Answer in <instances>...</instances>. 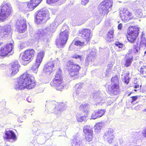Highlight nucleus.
Wrapping results in <instances>:
<instances>
[{"label":"nucleus","mask_w":146,"mask_h":146,"mask_svg":"<svg viewBox=\"0 0 146 146\" xmlns=\"http://www.w3.org/2000/svg\"><path fill=\"white\" fill-rule=\"evenodd\" d=\"M34 77L27 72L21 76L19 78L17 84L15 85L16 89L26 88L30 90L34 88L36 86Z\"/></svg>","instance_id":"1"},{"label":"nucleus","mask_w":146,"mask_h":146,"mask_svg":"<svg viewBox=\"0 0 146 146\" xmlns=\"http://www.w3.org/2000/svg\"><path fill=\"white\" fill-rule=\"evenodd\" d=\"M61 71L59 69L56 72L54 79L50 83L52 86L56 87V90L62 91L65 85V83L62 81Z\"/></svg>","instance_id":"2"},{"label":"nucleus","mask_w":146,"mask_h":146,"mask_svg":"<svg viewBox=\"0 0 146 146\" xmlns=\"http://www.w3.org/2000/svg\"><path fill=\"white\" fill-rule=\"evenodd\" d=\"M67 27L66 25L63 27L61 30V32L60 33L59 37L56 40V46L59 48L64 47L68 39V31L66 29Z\"/></svg>","instance_id":"3"},{"label":"nucleus","mask_w":146,"mask_h":146,"mask_svg":"<svg viewBox=\"0 0 146 146\" xmlns=\"http://www.w3.org/2000/svg\"><path fill=\"white\" fill-rule=\"evenodd\" d=\"M12 8L9 3L2 4L0 6V22H3L12 13Z\"/></svg>","instance_id":"4"},{"label":"nucleus","mask_w":146,"mask_h":146,"mask_svg":"<svg viewBox=\"0 0 146 146\" xmlns=\"http://www.w3.org/2000/svg\"><path fill=\"white\" fill-rule=\"evenodd\" d=\"M112 5V0H104L98 7V11L101 14H107Z\"/></svg>","instance_id":"5"},{"label":"nucleus","mask_w":146,"mask_h":146,"mask_svg":"<svg viewBox=\"0 0 146 146\" xmlns=\"http://www.w3.org/2000/svg\"><path fill=\"white\" fill-rule=\"evenodd\" d=\"M66 65L68 67L67 68L68 73L71 76H73L77 75L80 68L78 65L74 64L73 62L69 60L66 62Z\"/></svg>","instance_id":"6"},{"label":"nucleus","mask_w":146,"mask_h":146,"mask_svg":"<svg viewBox=\"0 0 146 146\" xmlns=\"http://www.w3.org/2000/svg\"><path fill=\"white\" fill-rule=\"evenodd\" d=\"M106 96L105 93L104 92H98L96 93H92L90 97L97 102L96 104V105L99 104L101 105L102 103H104Z\"/></svg>","instance_id":"7"},{"label":"nucleus","mask_w":146,"mask_h":146,"mask_svg":"<svg viewBox=\"0 0 146 146\" xmlns=\"http://www.w3.org/2000/svg\"><path fill=\"white\" fill-rule=\"evenodd\" d=\"M17 31L19 33H23L25 32L27 29V25L25 19H17L15 25Z\"/></svg>","instance_id":"8"},{"label":"nucleus","mask_w":146,"mask_h":146,"mask_svg":"<svg viewBox=\"0 0 146 146\" xmlns=\"http://www.w3.org/2000/svg\"><path fill=\"white\" fill-rule=\"evenodd\" d=\"M139 29L138 28L133 27L129 28L127 31V38L128 41L131 43H133L135 40L138 34Z\"/></svg>","instance_id":"9"},{"label":"nucleus","mask_w":146,"mask_h":146,"mask_svg":"<svg viewBox=\"0 0 146 146\" xmlns=\"http://www.w3.org/2000/svg\"><path fill=\"white\" fill-rule=\"evenodd\" d=\"M35 51L33 49H27L21 54L23 61L27 62L30 61L35 56Z\"/></svg>","instance_id":"10"},{"label":"nucleus","mask_w":146,"mask_h":146,"mask_svg":"<svg viewBox=\"0 0 146 146\" xmlns=\"http://www.w3.org/2000/svg\"><path fill=\"white\" fill-rule=\"evenodd\" d=\"M13 45L11 43L7 44L0 48V57L7 56L10 53L13 49Z\"/></svg>","instance_id":"11"},{"label":"nucleus","mask_w":146,"mask_h":146,"mask_svg":"<svg viewBox=\"0 0 146 146\" xmlns=\"http://www.w3.org/2000/svg\"><path fill=\"white\" fill-rule=\"evenodd\" d=\"M113 133V129H109L103 136L104 140L109 144L112 143L115 138Z\"/></svg>","instance_id":"12"},{"label":"nucleus","mask_w":146,"mask_h":146,"mask_svg":"<svg viewBox=\"0 0 146 146\" xmlns=\"http://www.w3.org/2000/svg\"><path fill=\"white\" fill-rule=\"evenodd\" d=\"M11 31V27L7 25L3 26H0V38L8 37Z\"/></svg>","instance_id":"13"},{"label":"nucleus","mask_w":146,"mask_h":146,"mask_svg":"<svg viewBox=\"0 0 146 146\" xmlns=\"http://www.w3.org/2000/svg\"><path fill=\"white\" fill-rule=\"evenodd\" d=\"M83 131L85 133V139L87 141H91L93 137V131L92 129L88 126H84Z\"/></svg>","instance_id":"14"},{"label":"nucleus","mask_w":146,"mask_h":146,"mask_svg":"<svg viewBox=\"0 0 146 146\" xmlns=\"http://www.w3.org/2000/svg\"><path fill=\"white\" fill-rule=\"evenodd\" d=\"M11 68L9 69V71L11 72L10 76L13 77L19 71V69L20 66L18 61H15L11 64Z\"/></svg>","instance_id":"15"},{"label":"nucleus","mask_w":146,"mask_h":146,"mask_svg":"<svg viewBox=\"0 0 146 146\" xmlns=\"http://www.w3.org/2000/svg\"><path fill=\"white\" fill-rule=\"evenodd\" d=\"M44 56V53L40 52L38 53L36 57L35 62L32 67V69L33 71L35 70L39 66L42 59Z\"/></svg>","instance_id":"16"},{"label":"nucleus","mask_w":146,"mask_h":146,"mask_svg":"<svg viewBox=\"0 0 146 146\" xmlns=\"http://www.w3.org/2000/svg\"><path fill=\"white\" fill-rule=\"evenodd\" d=\"M80 34H81V36L83 38L84 41L87 43L90 40L92 35L91 33V31L88 29H84L79 31Z\"/></svg>","instance_id":"17"},{"label":"nucleus","mask_w":146,"mask_h":146,"mask_svg":"<svg viewBox=\"0 0 146 146\" xmlns=\"http://www.w3.org/2000/svg\"><path fill=\"white\" fill-rule=\"evenodd\" d=\"M45 11L41 9L37 12L35 19V21L37 24H40L42 20L45 19Z\"/></svg>","instance_id":"18"},{"label":"nucleus","mask_w":146,"mask_h":146,"mask_svg":"<svg viewBox=\"0 0 146 146\" xmlns=\"http://www.w3.org/2000/svg\"><path fill=\"white\" fill-rule=\"evenodd\" d=\"M96 52L94 50H92L87 56L85 60V65L88 66L90 62L94 61L96 58Z\"/></svg>","instance_id":"19"},{"label":"nucleus","mask_w":146,"mask_h":146,"mask_svg":"<svg viewBox=\"0 0 146 146\" xmlns=\"http://www.w3.org/2000/svg\"><path fill=\"white\" fill-rule=\"evenodd\" d=\"M109 92L112 94L116 95L119 92V86L118 84H111L108 86Z\"/></svg>","instance_id":"20"},{"label":"nucleus","mask_w":146,"mask_h":146,"mask_svg":"<svg viewBox=\"0 0 146 146\" xmlns=\"http://www.w3.org/2000/svg\"><path fill=\"white\" fill-rule=\"evenodd\" d=\"M131 13L127 10L124 9L120 13V17L121 19L125 22L129 21Z\"/></svg>","instance_id":"21"},{"label":"nucleus","mask_w":146,"mask_h":146,"mask_svg":"<svg viewBox=\"0 0 146 146\" xmlns=\"http://www.w3.org/2000/svg\"><path fill=\"white\" fill-rule=\"evenodd\" d=\"M5 137H4V139H12L15 141L17 138L15 133L12 131L9 130L5 132Z\"/></svg>","instance_id":"22"},{"label":"nucleus","mask_w":146,"mask_h":146,"mask_svg":"<svg viewBox=\"0 0 146 146\" xmlns=\"http://www.w3.org/2000/svg\"><path fill=\"white\" fill-rule=\"evenodd\" d=\"M72 146H82L80 137L76 135L71 143Z\"/></svg>","instance_id":"23"},{"label":"nucleus","mask_w":146,"mask_h":146,"mask_svg":"<svg viewBox=\"0 0 146 146\" xmlns=\"http://www.w3.org/2000/svg\"><path fill=\"white\" fill-rule=\"evenodd\" d=\"M83 84L82 83H79L77 84L75 86L76 89V92L74 93L73 94L74 97H76L77 96H79L81 93L80 92L81 89L83 87Z\"/></svg>","instance_id":"24"},{"label":"nucleus","mask_w":146,"mask_h":146,"mask_svg":"<svg viewBox=\"0 0 146 146\" xmlns=\"http://www.w3.org/2000/svg\"><path fill=\"white\" fill-rule=\"evenodd\" d=\"M55 27H52L51 25L50 27L48 29L47 33H46V37H47V41H49V39L52 36V33L55 31Z\"/></svg>","instance_id":"25"},{"label":"nucleus","mask_w":146,"mask_h":146,"mask_svg":"<svg viewBox=\"0 0 146 146\" xmlns=\"http://www.w3.org/2000/svg\"><path fill=\"white\" fill-rule=\"evenodd\" d=\"M125 65L128 67L130 66L133 61V58L131 55L129 53L127 54L125 56Z\"/></svg>","instance_id":"26"},{"label":"nucleus","mask_w":146,"mask_h":146,"mask_svg":"<svg viewBox=\"0 0 146 146\" xmlns=\"http://www.w3.org/2000/svg\"><path fill=\"white\" fill-rule=\"evenodd\" d=\"M129 73L125 74L124 72H122L121 74V78L122 80L126 84H128L129 83V80L130 79V78L129 77Z\"/></svg>","instance_id":"27"},{"label":"nucleus","mask_w":146,"mask_h":146,"mask_svg":"<svg viewBox=\"0 0 146 146\" xmlns=\"http://www.w3.org/2000/svg\"><path fill=\"white\" fill-rule=\"evenodd\" d=\"M104 125L103 122H100L96 123L94 126L95 131L97 133L100 132Z\"/></svg>","instance_id":"28"},{"label":"nucleus","mask_w":146,"mask_h":146,"mask_svg":"<svg viewBox=\"0 0 146 146\" xmlns=\"http://www.w3.org/2000/svg\"><path fill=\"white\" fill-rule=\"evenodd\" d=\"M47 65H46V72L48 74H50L52 72V68L54 66L53 63L52 62H51L48 63Z\"/></svg>","instance_id":"29"},{"label":"nucleus","mask_w":146,"mask_h":146,"mask_svg":"<svg viewBox=\"0 0 146 146\" xmlns=\"http://www.w3.org/2000/svg\"><path fill=\"white\" fill-rule=\"evenodd\" d=\"M89 105L88 104L81 105L80 106V109L82 110L84 112L87 114L89 111Z\"/></svg>","instance_id":"30"},{"label":"nucleus","mask_w":146,"mask_h":146,"mask_svg":"<svg viewBox=\"0 0 146 146\" xmlns=\"http://www.w3.org/2000/svg\"><path fill=\"white\" fill-rule=\"evenodd\" d=\"M27 5L29 11H31L37 5L32 0L30 2L27 3Z\"/></svg>","instance_id":"31"},{"label":"nucleus","mask_w":146,"mask_h":146,"mask_svg":"<svg viewBox=\"0 0 146 146\" xmlns=\"http://www.w3.org/2000/svg\"><path fill=\"white\" fill-rule=\"evenodd\" d=\"M135 13L137 17L141 18L142 17H145L146 15H143L142 11L140 9H139L135 10Z\"/></svg>","instance_id":"32"},{"label":"nucleus","mask_w":146,"mask_h":146,"mask_svg":"<svg viewBox=\"0 0 146 146\" xmlns=\"http://www.w3.org/2000/svg\"><path fill=\"white\" fill-rule=\"evenodd\" d=\"M85 43V42L84 41L81 42L79 40L76 41L75 40H74L70 45V47L72 46V45H73V44L77 46L79 45L80 46H82L84 45Z\"/></svg>","instance_id":"33"},{"label":"nucleus","mask_w":146,"mask_h":146,"mask_svg":"<svg viewBox=\"0 0 146 146\" xmlns=\"http://www.w3.org/2000/svg\"><path fill=\"white\" fill-rule=\"evenodd\" d=\"M111 81L113 83V84H119V79L117 76H115L112 77L111 79Z\"/></svg>","instance_id":"34"},{"label":"nucleus","mask_w":146,"mask_h":146,"mask_svg":"<svg viewBox=\"0 0 146 146\" xmlns=\"http://www.w3.org/2000/svg\"><path fill=\"white\" fill-rule=\"evenodd\" d=\"M87 116V114L84 115V116H78L77 117V119L78 121L82 122L86 120V117Z\"/></svg>","instance_id":"35"},{"label":"nucleus","mask_w":146,"mask_h":146,"mask_svg":"<svg viewBox=\"0 0 146 146\" xmlns=\"http://www.w3.org/2000/svg\"><path fill=\"white\" fill-rule=\"evenodd\" d=\"M140 46L139 44L137 43L136 44L134 45L133 51L134 53H137L138 52L139 50H140Z\"/></svg>","instance_id":"36"},{"label":"nucleus","mask_w":146,"mask_h":146,"mask_svg":"<svg viewBox=\"0 0 146 146\" xmlns=\"http://www.w3.org/2000/svg\"><path fill=\"white\" fill-rule=\"evenodd\" d=\"M45 29L44 30L40 29V31H39L36 34V35L37 36L36 37L38 36L39 37H41L42 36L45 35V32L44 31Z\"/></svg>","instance_id":"37"},{"label":"nucleus","mask_w":146,"mask_h":146,"mask_svg":"<svg viewBox=\"0 0 146 146\" xmlns=\"http://www.w3.org/2000/svg\"><path fill=\"white\" fill-rule=\"evenodd\" d=\"M95 111L99 117H102L104 114L105 112V111L104 110H98V111L96 110Z\"/></svg>","instance_id":"38"},{"label":"nucleus","mask_w":146,"mask_h":146,"mask_svg":"<svg viewBox=\"0 0 146 146\" xmlns=\"http://www.w3.org/2000/svg\"><path fill=\"white\" fill-rule=\"evenodd\" d=\"M72 57L76 59H79L81 61H82L84 60V56L82 55H79L77 54H74L73 56Z\"/></svg>","instance_id":"39"},{"label":"nucleus","mask_w":146,"mask_h":146,"mask_svg":"<svg viewBox=\"0 0 146 146\" xmlns=\"http://www.w3.org/2000/svg\"><path fill=\"white\" fill-rule=\"evenodd\" d=\"M91 117L92 119H95L98 118H99L96 112L95 111L92 113Z\"/></svg>","instance_id":"40"},{"label":"nucleus","mask_w":146,"mask_h":146,"mask_svg":"<svg viewBox=\"0 0 146 146\" xmlns=\"http://www.w3.org/2000/svg\"><path fill=\"white\" fill-rule=\"evenodd\" d=\"M33 111L32 110L25 109L24 110V112L25 113L28 115H32V112Z\"/></svg>","instance_id":"41"},{"label":"nucleus","mask_w":146,"mask_h":146,"mask_svg":"<svg viewBox=\"0 0 146 146\" xmlns=\"http://www.w3.org/2000/svg\"><path fill=\"white\" fill-rule=\"evenodd\" d=\"M58 107L60 108L59 110H63L65 109V108L66 107V106L64 105L63 103H60Z\"/></svg>","instance_id":"42"},{"label":"nucleus","mask_w":146,"mask_h":146,"mask_svg":"<svg viewBox=\"0 0 146 146\" xmlns=\"http://www.w3.org/2000/svg\"><path fill=\"white\" fill-rule=\"evenodd\" d=\"M123 143V140L121 139H119L116 140V145H122Z\"/></svg>","instance_id":"43"},{"label":"nucleus","mask_w":146,"mask_h":146,"mask_svg":"<svg viewBox=\"0 0 146 146\" xmlns=\"http://www.w3.org/2000/svg\"><path fill=\"white\" fill-rule=\"evenodd\" d=\"M146 40L145 39H142V40L141 41L140 43V45L142 47H143L145 46V47H146Z\"/></svg>","instance_id":"44"},{"label":"nucleus","mask_w":146,"mask_h":146,"mask_svg":"<svg viewBox=\"0 0 146 146\" xmlns=\"http://www.w3.org/2000/svg\"><path fill=\"white\" fill-rule=\"evenodd\" d=\"M108 32V33L107 34L110 36V37L113 38V30H110Z\"/></svg>","instance_id":"45"},{"label":"nucleus","mask_w":146,"mask_h":146,"mask_svg":"<svg viewBox=\"0 0 146 146\" xmlns=\"http://www.w3.org/2000/svg\"><path fill=\"white\" fill-rule=\"evenodd\" d=\"M115 45L116 46H117L119 48H121L123 47V44L119 42H117L115 43Z\"/></svg>","instance_id":"46"},{"label":"nucleus","mask_w":146,"mask_h":146,"mask_svg":"<svg viewBox=\"0 0 146 146\" xmlns=\"http://www.w3.org/2000/svg\"><path fill=\"white\" fill-rule=\"evenodd\" d=\"M111 72V70L110 69H107L106 70V76L108 77L109 75L110 74Z\"/></svg>","instance_id":"47"},{"label":"nucleus","mask_w":146,"mask_h":146,"mask_svg":"<svg viewBox=\"0 0 146 146\" xmlns=\"http://www.w3.org/2000/svg\"><path fill=\"white\" fill-rule=\"evenodd\" d=\"M59 0H47L46 2L48 4H51L52 3H54L56 2Z\"/></svg>","instance_id":"48"},{"label":"nucleus","mask_w":146,"mask_h":146,"mask_svg":"<svg viewBox=\"0 0 146 146\" xmlns=\"http://www.w3.org/2000/svg\"><path fill=\"white\" fill-rule=\"evenodd\" d=\"M142 107V105H139L136 106H135L134 108V109L137 110H138L141 109Z\"/></svg>","instance_id":"49"},{"label":"nucleus","mask_w":146,"mask_h":146,"mask_svg":"<svg viewBox=\"0 0 146 146\" xmlns=\"http://www.w3.org/2000/svg\"><path fill=\"white\" fill-rule=\"evenodd\" d=\"M37 5L40 3L42 0H32Z\"/></svg>","instance_id":"50"},{"label":"nucleus","mask_w":146,"mask_h":146,"mask_svg":"<svg viewBox=\"0 0 146 146\" xmlns=\"http://www.w3.org/2000/svg\"><path fill=\"white\" fill-rule=\"evenodd\" d=\"M88 0H82L81 3L84 5H85L88 2Z\"/></svg>","instance_id":"51"},{"label":"nucleus","mask_w":146,"mask_h":146,"mask_svg":"<svg viewBox=\"0 0 146 146\" xmlns=\"http://www.w3.org/2000/svg\"><path fill=\"white\" fill-rule=\"evenodd\" d=\"M138 98L137 96H133L131 97V98H132V101L131 102V103H132V102L133 101H134L137 100V99Z\"/></svg>","instance_id":"52"},{"label":"nucleus","mask_w":146,"mask_h":146,"mask_svg":"<svg viewBox=\"0 0 146 146\" xmlns=\"http://www.w3.org/2000/svg\"><path fill=\"white\" fill-rule=\"evenodd\" d=\"M142 134L143 136L146 137V128L142 131Z\"/></svg>","instance_id":"53"},{"label":"nucleus","mask_w":146,"mask_h":146,"mask_svg":"<svg viewBox=\"0 0 146 146\" xmlns=\"http://www.w3.org/2000/svg\"><path fill=\"white\" fill-rule=\"evenodd\" d=\"M112 38H111L110 37V36H109L108 34L107 35L106 37V39L108 41H109Z\"/></svg>","instance_id":"54"},{"label":"nucleus","mask_w":146,"mask_h":146,"mask_svg":"<svg viewBox=\"0 0 146 146\" xmlns=\"http://www.w3.org/2000/svg\"><path fill=\"white\" fill-rule=\"evenodd\" d=\"M122 26V25L121 23L119 24L118 26V28L119 30H121Z\"/></svg>","instance_id":"55"},{"label":"nucleus","mask_w":146,"mask_h":146,"mask_svg":"<svg viewBox=\"0 0 146 146\" xmlns=\"http://www.w3.org/2000/svg\"><path fill=\"white\" fill-rule=\"evenodd\" d=\"M47 14L48 16H49V12L48 11H46V15H47Z\"/></svg>","instance_id":"56"},{"label":"nucleus","mask_w":146,"mask_h":146,"mask_svg":"<svg viewBox=\"0 0 146 146\" xmlns=\"http://www.w3.org/2000/svg\"><path fill=\"white\" fill-rule=\"evenodd\" d=\"M139 86L138 85H135V87L134 88H137L139 87Z\"/></svg>","instance_id":"57"},{"label":"nucleus","mask_w":146,"mask_h":146,"mask_svg":"<svg viewBox=\"0 0 146 146\" xmlns=\"http://www.w3.org/2000/svg\"><path fill=\"white\" fill-rule=\"evenodd\" d=\"M3 44L2 42H0V46H1Z\"/></svg>","instance_id":"58"},{"label":"nucleus","mask_w":146,"mask_h":146,"mask_svg":"<svg viewBox=\"0 0 146 146\" xmlns=\"http://www.w3.org/2000/svg\"><path fill=\"white\" fill-rule=\"evenodd\" d=\"M144 71L143 70H140V72L141 73H143Z\"/></svg>","instance_id":"59"},{"label":"nucleus","mask_w":146,"mask_h":146,"mask_svg":"<svg viewBox=\"0 0 146 146\" xmlns=\"http://www.w3.org/2000/svg\"><path fill=\"white\" fill-rule=\"evenodd\" d=\"M144 69V68L143 67H141L140 68V70H142Z\"/></svg>","instance_id":"60"},{"label":"nucleus","mask_w":146,"mask_h":146,"mask_svg":"<svg viewBox=\"0 0 146 146\" xmlns=\"http://www.w3.org/2000/svg\"><path fill=\"white\" fill-rule=\"evenodd\" d=\"M144 112H146V108L144 110Z\"/></svg>","instance_id":"61"},{"label":"nucleus","mask_w":146,"mask_h":146,"mask_svg":"<svg viewBox=\"0 0 146 146\" xmlns=\"http://www.w3.org/2000/svg\"><path fill=\"white\" fill-rule=\"evenodd\" d=\"M144 68L145 69H146V66H143Z\"/></svg>","instance_id":"62"},{"label":"nucleus","mask_w":146,"mask_h":146,"mask_svg":"<svg viewBox=\"0 0 146 146\" xmlns=\"http://www.w3.org/2000/svg\"><path fill=\"white\" fill-rule=\"evenodd\" d=\"M131 93H130L128 95V96H130V94H131Z\"/></svg>","instance_id":"63"},{"label":"nucleus","mask_w":146,"mask_h":146,"mask_svg":"<svg viewBox=\"0 0 146 146\" xmlns=\"http://www.w3.org/2000/svg\"><path fill=\"white\" fill-rule=\"evenodd\" d=\"M113 146H119L118 145H115Z\"/></svg>","instance_id":"64"}]
</instances>
